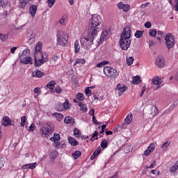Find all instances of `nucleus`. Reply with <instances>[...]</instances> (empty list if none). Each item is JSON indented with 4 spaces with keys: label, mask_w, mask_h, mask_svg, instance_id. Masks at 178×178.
Listing matches in <instances>:
<instances>
[{
    "label": "nucleus",
    "mask_w": 178,
    "mask_h": 178,
    "mask_svg": "<svg viewBox=\"0 0 178 178\" xmlns=\"http://www.w3.org/2000/svg\"><path fill=\"white\" fill-rule=\"evenodd\" d=\"M95 110L94 108H91L89 111V114L91 116H95Z\"/></svg>",
    "instance_id": "0e129e2a"
},
{
    "label": "nucleus",
    "mask_w": 178,
    "mask_h": 178,
    "mask_svg": "<svg viewBox=\"0 0 178 178\" xmlns=\"http://www.w3.org/2000/svg\"><path fill=\"white\" fill-rule=\"evenodd\" d=\"M64 123L66 124H74V118L70 116L65 117L64 119Z\"/></svg>",
    "instance_id": "4be33fe9"
},
{
    "label": "nucleus",
    "mask_w": 178,
    "mask_h": 178,
    "mask_svg": "<svg viewBox=\"0 0 178 178\" xmlns=\"http://www.w3.org/2000/svg\"><path fill=\"white\" fill-rule=\"evenodd\" d=\"M152 84H154V86H158V84H161L163 83V81H161L159 80V76H156L152 79Z\"/></svg>",
    "instance_id": "bb28decb"
},
{
    "label": "nucleus",
    "mask_w": 178,
    "mask_h": 178,
    "mask_svg": "<svg viewBox=\"0 0 178 178\" xmlns=\"http://www.w3.org/2000/svg\"><path fill=\"white\" fill-rule=\"evenodd\" d=\"M33 91L35 94H38L39 95L41 94V90H40L38 87L35 88Z\"/></svg>",
    "instance_id": "052dcab7"
},
{
    "label": "nucleus",
    "mask_w": 178,
    "mask_h": 178,
    "mask_svg": "<svg viewBox=\"0 0 178 178\" xmlns=\"http://www.w3.org/2000/svg\"><path fill=\"white\" fill-rule=\"evenodd\" d=\"M102 29V18L99 15H92L90 19V27L88 29L91 35H98Z\"/></svg>",
    "instance_id": "f03ea898"
},
{
    "label": "nucleus",
    "mask_w": 178,
    "mask_h": 178,
    "mask_svg": "<svg viewBox=\"0 0 178 178\" xmlns=\"http://www.w3.org/2000/svg\"><path fill=\"white\" fill-rule=\"evenodd\" d=\"M131 151H133V145H126L124 147V152H125V154H129V152H131Z\"/></svg>",
    "instance_id": "72a5a7b5"
},
{
    "label": "nucleus",
    "mask_w": 178,
    "mask_h": 178,
    "mask_svg": "<svg viewBox=\"0 0 178 178\" xmlns=\"http://www.w3.org/2000/svg\"><path fill=\"white\" fill-rule=\"evenodd\" d=\"M67 17V15H65L62 17V18L59 20L60 24H63L65 23V19Z\"/></svg>",
    "instance_id": "6e6d98bb"
},
{
    "label": "nucleus",
    "mask_w": 178,
    "mask_h": 178,
    "mask_svg": "<svg viewBox=\"0 0 178 178\" xmlns=\"http://www.w3.org/2000/svg\"><path fill=\"white\" fill-rule=\"evenodd\" d=\"M17 49V47H13L10 49L11 54H15V51Z\"/></svg>",
    "instance_id": "338daca9"
},
{
    "label": "nucleus",
    "mask_w": 178,
    "mask_h": 178,
    "mask_svg": "<svg viewBox=\"0 0 178 178\" xmlns=\"http://www.w3.org/2000/svg\"><path fill=\"white\" fill-rule=\"evenodd\" d=\"M37 6L35 5H31L29 8V13L32 17V19H34L35 17V14L37 13Z\"/></svg>",
    "instance_id": "2eb2a0df"
},
{
    "label": "nucleus",
    "mask_w": 178,
    "mask_h": 178,
    "mask_svg": "<svg viewBox=\"0 0 178 178\" xmlns=\"http://www.w3.org/2000/svg\"><path fill=\"white\" fill-rule=\"evenodd\" d=\"M47 3H48L49 8H52L55 5V2H56L55 0H47Z\"/></svg>",
    "instance_id": "49530a36"
},
{
    "label": "nucleus",
    "mask_w": 178,
    "mask_h": 178,
    "mask_svg": "<svg viewBox=\"0 0 178 178\" xmlns=\"http://www.w3.org/2000/svg\"><path fill=\"white\" fill-rule=\"evenodd\" d=\"M149 5V2L143 3L140 6V9H144V8H147V6H148Z\"/></svg>",
    "instance_id": "680f3d73"
},
{
    "label": "nucleus",
    "mask_w": 178,
    "mask_h": 178,
    "mask_svg": "<svg viewBox=\"0 0 178 178\" xmlns=\"http://www.w3.org/2000/svg\"><path fill=\"white\" fill-rule=\"evenodd\" d=\"M74 136L76 137V138H81V131H80L77 128H74Z\"/></svg>",
    "instance_id": "2f4dec72"
},
{
    "label": "nucleus",
    "mask_w": 178,
    "mask_h": 178,
    "mask_svg": "<svg viewBox=\"0 0 178 178\" xmlns=\"http://www.w3.org/2000/svg\"><path fill=\"white\" fill-rule=\"evenodd\" d=\"M157 33L156 29L149 30V35H150V37H156Z\"/></svg>",
    "instance_id": "a19ab883"
},
{
    "label": "nucleus",
    "mask_w": 178,
    "mask_h": 178,
    "mask_svg": "<svg viewBox=\"0 0 178 178\" xmlns=\"http://www.w3.org/2000/svg\"><path fill=\"white\" fill-rule=\"evenodd\" d=\"M57 45L60 47H66L67 41H69V35L63 31H57L56 33Z\"/></svg>",
    "instance_id": "39448f33"
},
{
    "label": "nucleus",
    "mask_w": 178,
    "mask_h": 178,
    "mask_svg": "<svg viewBox=\"0 0 178 178\" xmlns=\"http://www.w3.org/2000/svg\"><path fill=\"white\" fill-rule=\"evenodd\" d=\"M72 156L74 159H79V158L81 156V152L75 151L74 153H72Z\"/></svg>",
    "instance_id": "4c0bfd02"
},
{
    "label": "nucleus",
    "mask_w": 178,
    "mask_h": 178,
    "mask_svg": "<svg viewBox=\"0 0 178 178\" xmlns=\"http://www.w3.org/2000/svg\"><path fill=\"white\" fill-rule=\"evenodd\" d=\"M54 147L56 149H59V147H60V142L59 140L54 141Z\"/></svg>",
    "instance_id": "603ef678"
},
{
    "label": "nucleus",
    "mask_w": 178,
    "mask_h": 178,
    "mask_svg": "<svg viewBox=\"0 0 178 178\" xmlns=\"http://www.w3.org/2000/svg\"><path fill=\"white\" fill-rule=\"evenodd\" d=\"M55 84H56V81L52 80L47 84L46 87L50 90L51 92H55Z\"/></svg>",
    "instance_id": "dca6fc26"
},
{
    "label": "nucleus",
    "mask_w": 178,
    "mask_h": 178,
    "mask_svg": "<svg viewBox=\"0 0 178 178\" xmlns=\"http://www.w3.org/2000/svg\"><path fill=\"white\" fill-rule=\"evenodd\" d=\"M118 8L120 10H123V12H129L130 10V5L124 4L123 2L118 3Z\"/></svg>",
    "instance_id": "ddd939ff"
},
{
    "label": "nucleus",
    "mask_w": 178,
    "mask_h": 178,
    "mask_svg": "<svg viewBox=\"0 0 178 178\" xmlns=\"http://www.w3.org/2000/svg\"><path fill=\"white\" fill-rule=\"evenodd\" d=\"M169 145H170V141H167L162 145V149H166Z\"/></svg>",
    "instance_id": "09e8293b"
},
{
    "label": "nucleus",
    "mask_w": 178,
    "mask_h": 178,
    "mask_svg": "<svg viewBox=\"0 0 178 178\" xmlns=\"http://www.w3.org/2000/svg\"><path fill=\"white\" fill-rule=\"evenodd\" d=\"M156 66H157V67H165V58H163V56H159L156 57Z\"/></svg>",
    "instance_id": "f8f14e48"
},
{
    "label": "nucleus",
    "mask_w": 178,
    "mask_h": 178,
    "mask_svg": "<svg viewBox=\"0 0 178 178\" xmlns=\"http://www.w3.org/2000/svg\"><path fill=\"white\" fill-rule=\"evenodd\" d=\"M140 83H141V78L140 77V76L137 75L133 77V79H132L133 84H140Z\"/></svg>",
    "instance_id": "c85d7f7f"
},
{
    "label": "nucleus",
    "mask_w": 178,
    "mask_h": 178,
    "mask_svg": "<svg viewBox=\"0 0 178 178\" xmlns=\"http://www.w3.org/2000/svg\"><path fill=\"white\" fill-rule=\"evenodd\" d=\"M55 108L56 109V111H58V112H63V111H65L63 108V104L60 102H58L55 105Z\"/></svg>",
    "instance_id": "cd10ccee"
},
{
    "label": "nucleus",
    "mask_w": 178,
    "mask_h": 178,
    "mask_svg": "<svg viewBox=\"0 0 178 178\" xmlns=\"http://www.w3.org/2000/svg\"><path fill=\"white\" fill-rule=\"evenodd\" d=\"M51 158H56L58 156V152H53L50 153Z\"/></svg>",
    "instance_id": "13d9d810"
},
{
    "label": "nucleus",
    "mask_w": 178,
    "mask_h": 178,
    "mask_svg": "<svg viewBox=\"0 0 178 178\" xmlns=\"http://www.w3.org/2000/svg\"><path fill=\"white\" fill-rule=\"evenodd\" d=\"M152 26V24H151V22H147L145 24V29H151V26Z\"/></svg>",
    "instance_id": "4d7b16f0"
},
{
    "label": "nucleus",
    "mask_w": 178,
    "mask_h": 178,
    "mask_svg": "<svg viewBox=\"0 0 178 178\" xmlns=\"http://www.w3.org/2000/svg\"><path fill=\"white\" fill-rule=\"evenodd\" d=\"M92 123H94V124H97L98 126H99L101 124V122L97 121V118H95V115L92 116Z\"/></svg>",
    "instance_id": "3c124183"
},
{
    "label": "nucleus",
    "mask_w": 178,
    "mask_h": 178,
    "mask_svg": "<svg viewBox=\"0 0 178 178\" xmlns=\"http://www.w3.org/2000/svg\"><path fill=\"white\" fill-rule=\"evenodd\" d=\"M60 140V135L59 134H54V136L50 138L51 141H59Z\"/></svg>",
    "instance_id": "c9c22d12"
},
{
    "label": "nucleus",
    "mask_w": 178,
    "mask_h": 178,
    "mask_svg": "<svg viewBox=\"0 0 178 178\" xmlns=\"http://www.w3.org/2000/svg\"><path fill=\"white\" fill-rule=\"evenodd\" d=\"M178 170V160L176 161L175 164L170 168V173L175 174Z\"/></svg>",
    "instance_id": "393cba45"
},
{
    "label": "nucleus",
    "mask_w": 178,
    "mask_h": 178,
    "mask_svg": "<svg viewBox=\"0 0 178 178\" xmlns=\"http://www.w3.org/2000/svg\"><path fill=\"white\" fill-rule=\"evenodd\" d=\"M131 29L129 26L124 28L122 33L120 35L119 44L123 51H127L131 44Z\"/></svg>",
    "instance_id": "f257e3e1"
},
{
    "label": "nucleus",
    "mask_w": 178,
    "mask_h": 178,
    "mask_svg": "<svg viewBox=\"0 0 178 178\" xmlns=\"http://www.w3.org/2000/svg\"><path fill=\"white\" fill-rule=\"evenodd\" d=\"M103 72L107 77L110 79H116L119 76L118 70L111 66L104 67Z\"/></svg>",
    "instance_id": "0eeeda50"
},
{
    "label": "nucleus",
    "mask_w": 178,
    "mask_h": 178,
    "mask_svg": "<svg viewBox=\"0 0 178 178\" xmlns=\"http://www.w3.org/2000/svg\"><path fill=\"white\" fill-rule=\"evenodd\" d=\"M27 49H24L22 51V55L19 56L21 63H24L25 65H33V58L27 56Z\"/></svg>",
    "instance_id": "1a4fd4ad"
},
{
    "label": "nucleus",
    "mask_w": 178,
    "mask_h": 178,
    "mask_svg": "<svg viewBox=\"0 0 178 178\" xmlns=\"http://www.w3.org/2000/svg\"><path fill=\"white\" fill-rule=\"evenodd\" d=\"M1 124L2 126L5 127L10 126V124H12V120H10V118H9V117H4L1 120Z\"/></svg>",
    "instance_id": "a211bd4d"
},
{
    "label": "nucleus",
    "mask_w": 178,
    "mask_h": 178,
    "mask_svg": "<svg viewBox=\"0 0 178 178\" xmlns=\"http://www.w3.org/2000/svg\"><path fill=\"white\" fill-rule=\"evenodd\" d=\"M124 122L127 124H130L131 122H133V113H131L129 115H127Z\"/></svg>",
    "instance_id": "a878e982"
},
{
    "label": "nucleus",
    "mask_w": 178,
    "mask_h": 178,
    "mask_svg": "<svg viewBox=\"0 0 178 178\" xmlns=\"http://www.w3.org/2000/svg\"><path fill=\"white\" fill-rule=\"evenodd\" d=\"M92 138H94V140H98V132L97 131H95V132L93 133Z\"/></svg>",
    "instance_id": "bf43d9fd"
},
{
    "label": "nucleus",
    "mask_w": 178,
    "mask_h": 178,
    "mask_svg": "<svg viewBox=\"0 0 178 178\" xmlns=\"http://www.w3.org/2000/svg\"><path fill=\"white\" fill-rule=\"evenodd\" d=\"M80 63L81 65H84V63H86V60L83 58H76L74 63L73 64V66H76V65H79Z\"/></svg>",
    "instance_id": "f704fd0d"
},
{
    "label": "nucleus",
    "mask_w": 178,
    "mask_h": 178,
    "mask_svg": "<svg viewBox=\"0 0 178 178\" xmlns=\"http://www.w3.org/2000/svg\"><path fill=\"white\" fill-rule=\"evenodd\" d=\"M34 130H35V124L32 123L30 125L29 129H28V131H34Z\"/></svg>",
    "instance_id": "8fccbe9b"
},
{
    "label": "nucleus",
    "mask_w": 178,
    "mask_h": 178,
    "mask_svg": "<svg viewBox=\"0 0 178 178\" xmlns=\"http://www.w3.org/2000/svg\"><path fill=\"white\" fill-rule=\"evenodd\" d=\"M153 151H155V144L150 143L147 149L143 152V155L145 156H149V154H152Z\"/></svg>",
    "instance_id": "9b49d317"
},
{
    "label": "nucleus",
    "mask_w": 178,
    "mask_h": 178,
    "mask_svg": "<svg viewBox=\"0 0 178 178\" xmlns=\"http://www.w3.org/2000/svg\"><path fill=\"white\" fill-rule=\"evenodd\" d=\"M0 6L1 8H3V9H5V8H9L10 7V2L8 1L4 0H0Z\"/></svg>",
    "instance_id": "5701e85b"
},
{
    "label": "nucleus",
    "mask_w": 178,
    "mask_h": 178,
    "mask_svg": "<svg viewBox=\"0 0 178 178\" xmlns=\"http://www.w3.org/2000/svg\"><path fill=\"white\" fill-rule=\"evenodd\" d=\"M54 115L58 122H62V120H63V115H62V113H55Z\"/></svg>",
    "instance_id": "58836bf2"
},
{
    "label": "nucleus",
    "mask_w": 178,
    "mask_h": 178,
    "mask_svg": "<svg viewBox=\"0 0 178 178\" xmlns=\"http://www.w3.org/2000/svg\"><path fill=\"white\" fill-rule=\"evenodd\" d=\"M99 154H101V147L99 146L93 152L92 155L90 157V160L94 161V159H95V158H97V156H98Z\"/></svg>",
    "instance_id": "aec40b11"
},
{
    "label": "nucleus",
    "mask_w": 178,
    "mask_h": 178,
    "mask_svg": "<svg viewBox=\"0 0 178 178\" xmlns=\"http://www.w3.org/2000/svg\"><path fill=\"white\" fill-rule=\"evenodd\" d=\"M26 115H24L21 118V123H20L21 127H24L26 126Z\"/></svg>",
    "instance_id": "c03bdc74"
},
{
    "label": "nucleus",
    "mask_w": 178,
    "mask_h": 178,
    "mask_svg": "<svg viewBox=\"0 0 178 178\" xmlns=\"http://www.w3.org/2000/svg\"><path fill=\"white\" fill-rule=\"evenodd\" d=\"M102 66H104V63H102V61L97 65V67H102Z\"/></svg>",
    "instance_id": "774afa93"
},
{
    "label": "nucleus",
    "mask_w": 178,
    "mask_h": 178,
    "mask_svg": "<svg viewBox=\"0 0 178 178\" xmlns=\"http://www.w3.org/2000/svg\"><path fill=\"white\" fill-rule=\"evenodd\" d=\"M133 62H134V58L133 57L127 58V63L129 66H131V65H133Z\"/></svg>",
    "instance_id": "a18cd8bd"
},
{
    "label": "nucleus",
    "mask_w": 178,
    "mask_h": 178,
    "mask_svg": "<svg viewBox=\"0 0 178 178\" xmlns=\"http://www.w3.org/2000/svg\"><path fill=\"white\" fill-rule=\"evenodd\" d=\"M144 92H145V86H143V88L141 89V93L140 95V97H142L143 95H144Z\"/></svg>",
    "instance_id": "69168bd1"
},
{
    "label": "nucleus",
    "mask_w": 178,
    "mask_h": 178,
    "mask_svg": "<svg viewBox=\"0 0 178 178\" xmlns=\"http://www.w3.org/2000/svg\"><path fill=\"white\" fill-rule=\"evenodd\" d=\"M78 105L80 106V110L83 111V113H87L88 111L87 105L83 104V102H78Z\"/></svg>",
    "instance_id": "b1692460"
},
{
    "label": "nucleus",
    "mask_w": 178,
    "mask_h": 178,
    "mask_svg": "<svg viewBox=\"0 0 178 178\" xmlns=\"http://www.w3.org/2000/svg\"><path fill=\"white\" fill-rule=\"evenodd\" d=\"M54 91L57 92V94H60V92H62V88H60V86H56Z\"/></svg>",
    "instance_id": "5fc2aeb1"
},
{
    "label": "nucleus",
    "mask_w": 178,
    "mask_h": 178,
    "mask_svg": "<svg viewBox=\"0 0 178 178\" xmlns=\"http://www.w3.org/2000/svg\"><path fill=\"white\" fill-rule=\"evenodd\" d=\"M76 99H78V101H84V95H83V93H77L76 95Z\"/></svg>",
    "instance_id": "37998d69"
},
{
    "label": "nucleus",
    "mask_w": 178,
    "mask_h": 178,
    "mask_svg": "<svg viewBox=\"0 0 178 178\" xmlns=\"http://www.w3.org/2000/svg\"><path fill=\"white\" fill-rule=\"evenodd\" d=\"M98 35H92L91 33L88 31V35H83L80 39V42L82 48L84 49H90L91 48V45L94 44V40L97 38Z\"/></svg>",
    "instance_id": "7ed1b4c3"
},
{
    "label": "nucleus",
    "mask_w": 178,
    "mask_h": 178,
    "mask_svg": "<svg viewBox=\"0 0 178 178\" xmlns=\"http://www.w3.org/2000/svg\"><path fill=\"white\" fill-rule=\"evenodd\" d=\"M54 130H55L54 124L51 122H47L42 126L40 130V133L41 136H49V134H52V133H54Z\"/></svg>",
    "instance_id": "423d86ee"
},
{
    "label": "nucleus",
    "mask_w": 178,
    "mask_h": 178,
    "mask_svg": "<svg viewBox=\"0 0 178 178\" xmlns=\"http://www.w3.org/2000/svg\"><path fill=\"white\" fill-rule=\"evenodd\" d=\"M165 44L168 49H170L175 47V36L172 33H168L165 37Z\"/></svg>",
    "instance_id": "6e6552de"
},
{
    "label": "nucleus",
    "mask_w": 178,
    "mask_h": 178,
    "mask_svg": "<svg viewBox=\"0 0 178 178\" xmlns=\"http://www.w3.org/2000/svg\"><path fill=\"white\" fill-rule=\"evenodd\" d=\"M158 113H159L158 108H156V106L152 107L151 111V115L152 118H155V116H157Z\"/></svg>",
    "instance_id": "c756f323"
},
{
    "label": "nucleus",
    "mask_w": 178,
    "mask_h": 178,
    "mask_svg": "<svg viewBox=\"0 0 178 178\" xmlns=\"http://www.w3.org/2000/svg\"><path fill=\"white\" fill-rule=\"evenodd\" d=\"M0 39L1 40V41H6V40L8 39V35L0 33Z\"/></svg>",
    "instance_id": "864d4df0"
},
{
    "label": "nucleus",
    "mask_w": 178,
    "mask_h": 178,
    "mask_svg": "<svg viewBox=\"0 0 178 178\" xmlns=\"http://www.w3.org/2000/svg\"><path fill=\"white\" fill-rule=\"evenodd\" d=\"M63 109L64 111L69 110L70 106H69V99H65V102L63 104Z\"/></svg>",
    "instance_id": "ea45409f"
},
{
    "label": "nucleus",
    "mask_w": 178,
    "mask_h": 178,
    "mask_svg": "<svg viewBox=\"0 0 178 178\" xmlns=\"http://www.w3.org/2000/svg\"><path fill=\"white\" fill-rule=\"evenodd\" d=\"M68 143L73 147H77L79 145V142L72 136L68 137Z\"/></svg>",
    "instance_id": "412c9836"
},
{
    "label": "nucleus",
    "mask_w": 178,
    "mask_h": 178,
    "mask_svg": "<svg viewBox=\"0 0 178 178\" xmlns=\"http://www.w3.org/2000/svg\"><path fill=\"white\" fill-rule=\"evenodd\" d=\"M109 38V31H103L100 37V41H104Z\"/></svg>",
    "instance_id": "6ab92c4d"
},
{
    "label": "nucleus",
    "mask_w": 178,
    "mask_h": 178,
    "mask_svg": "<svg viewBox=\"0 0 178 178\" xmlns=\"http://www.w3.org/2000/svg\"><path fill=\"white\" fill-rule=\"evenodd\" d=\"M116 90L118 91L119 97H121L124 93V91L127 90V86L124 84L118 83L116 86Z\"/></svg>",
    "instance_id": "9d476101"
},
{
    "label": "nucleus",
    "mask_w": 178,
    "mask_h": 178,
    "mask_svg": "<svg viewBox=\"0 0 178 178\" xmlns=\"http://www.w3.org/2000/svg\"><path fill=\"white\" fill-rule=\"evenodd\" d=\"M154 166H156V161H154L148 168L149 169H154Z\"/></svg>",
    "instance_id": "e2e57ef3"
},
{
    "label": "nucleus",
    "mask_w": 178,
    "mask_h": 178,
    "mask_svg": "<svg viewBox=\"0 0 178 178\" xmlns=\"http://www.w3.org/2000/svg\"><path fill=\"white\" fill-rule=\"evenodd\" d=\"M144 35V31H136L134 36L136 38H141Z\"/></svg>",
    "instance_id": "e433bc0d"
},
{
    "label": "nucleus",
    "mask_w": 178,
    "mask_h": 178,
    "mask_svg": "<svg viewBox=\"0 0 178 178\" xmlns=\"http://www.w3.org/2000/svg\"><path fill=\"white\" fill-rule=\"evenodd\" d=\"M49 60V58H48V54H42V60H40V62H42V65H44V63H47V62H48Z\"/></svg>",
    "instance_id": "7c9ffc66"
},
{
    "label": "nucleus",
    "mask_w": 178,
    "mask_h": 178,
    "mask_svg": "<svg viewBox=\"0 0 178 178\" xmlns=\"http://www.w3.org/2000/svg\"><path fill=\"white\" fill-rule=\"evenodd\" d=\"M32 76L33 77H37L38 79H41V77H44V76H45V73L38 70H35L32 72Z\"/></svg>",
    "instance_id": "4468645a"
},
{
    "label": "nucleus",
    "mask_w": 178,
    "mask_h": 178,
    "mask_svg": "<svg viewBox=\"0 0 178 178\" xmlns=\"http://www.w3.org/2000/svg\"><path fill=\"white\" fill-rule=\"evenodd\" d=\"M100 145L103 148V149H105V148L108 147V140L104 139L103 140H102Z\"/></svg>",
    "instance_id": "79ce46f5"
},
{
    "label": "nucleus",
    "mask_w": 178,
    "mask_h": 178,
    "mask_svg": "<svg viewBox=\"0 0 178 178\" xmlns=\"http://www.w3.org/2000/svg\"><path fill=\"white\" fill-rule=\"evenodd\" d=\"M85 94L86 97H91L92 92H91V90H90V87L85 88Z\"/></svg>",
    "instance_id": "de8ad7c7"
},
{
    "label": "nucleus",
    "mask_w": 178,
    "mask_h": 178,
    "mask_svg": "<svg viewBox=\"0 0 178 178\" xmlns=\"http://www.w3.org/2000/svg\"><path fill=\"white\" fill-rule=\"evenodd\" d=\"M74 52L75 54L80 52V44L79 43V40L74 42Z\"/></svg>",
    "instance_id": "473e14b6"
},
{
    "label": "nucleus",
    "mask_w": 178,
    "mask_h": 178,
    "mask_svg": "<svg viewBox=\"0 0 178 178\" xmlns=\"http://www.w3.org/2000/svg\"><path fill=\"white\" fill-rule=\"evenodd\" d=\"M42 43L41 42H38L35 47V52H34V60H35V66L36 67H40V66H42Z\"/></svg>",
    "instance_id": "20e7f679"
},
{
    "label": "nucleus",
    "mask_w": 178,
    "mask_h": 178,
    "mask_svg": "<svg viewBox=\"0 0 178 178\" xmlns=\"http://www.w3.org/2000/svg\"><path fill=\"white\" fill-rule=\"evenodd\" d=\"M37 166V163H32L29 164H24L22 166V169H31V170H34Z\"/></svg>",
    "instance_id": "f3484780"
}]
</instances>
